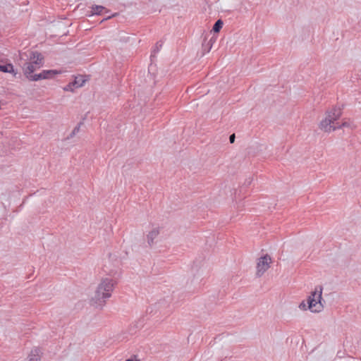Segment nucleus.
<instances>
[{"mask_svg":"<svg viewBox=\"0 0 361 361\" xmlns=\"http://www.w3.org/2000/svg\"><path fill=\"white\" fill-rule=\"evenodd\" d=\"M116 283V282L112 279H102L92 298L93 305L97 307L102 308L105 305L106 300L111 296Z\"/></svg>","mask_w":361,"mask_h":361,"instance_id":"1","label":"nucleus"},{"mask_svg":"<svg viewBox=\"0 0 361 361\" xmlns=\"http://www.w3.org/2000/svg\"><path fill=\"white\" fill-rule=\"evenodd\" d=\"M342 110L341 108L334 107L326 112V116L320 123L319 127L325 132L334 131L342 127L348 126L347 122L339 124L337 120L341 116Z\"/></svg>","mask_w":361,"mask_h":361,"instance_id":"2","label":"nucleus"},{"mask_svg":"<svg viewBox=\"0 0 361 361\" xmlns=\"http://www.w3.org/2000/svg\"><path fill=\"white\" fill-rule=\"evenodd\" d=\"M323 287L318 286L307 298L308 309L312 312H320L324 309L322 303Z\"/></svg>","mask_w":361,"mask_h":361,"instance_id":"3","label":"nucleus"},{"mask_svg":"<svg viewBox=\"0 0 361 361\" xmlns=\"http://www.w3.org/2000/svg\"><path fill=\"white\" fill-rule=\"evenodd\" d=\"M271 259L268 255H265L259 259L257 264V276H261L269 268Z\"/></svg>","mask_w":361,"mask_h":361,"instance_id":"4","label":"nucleus"},{"mask_svg":"<svg viewBox=\"0 0 361 361\" xmlns=\"http://www.w3.org/2000/svg\"><path fill=\"white\" fill-rule=\"evenodd\" d=\"M23 73L25 76L29 80L33 74V73L36 71L37 67L32 63H25L23 66Z\"/></svg>","mask_w":361,"mask_h":361,"instance_id":"5","label":"nucleus"},{"mask_svg":"<svg viewBox=\"0 0 361 361\" xmlns=\"http://www.w3.org/2000/svg\"><path fill=\"white\" fill-rule=\"evenodd\" d=\"M0 71L3 73H12L14 77L18 78V73L15 71L13 66L11 62L5 64H0Z\"/></svg>","mask_w":361,"mask_h":361,"instance_id":"6","label":"nucleus"},{"mask_svg":"<svg viewBox=\"0 0 361 361\" xmlns=\"http://www.w3.org/2000/svg\"><path fill=\"white\" fill-rule=\"evenodd\" d=\"M43 59L44 58L40 53L37 51L32 52L30 56L31 63L35 66H39L38 68L42 64Z\"/></svg>","mask_w":361,"mask_h":361,"instance_id":"7","label":"nucleus"},{"mask_svg":"<svg viewBox=\"0 0 361 361\" xmlns=\"http://www.w3.org/2000/svg\"><path fill=\"white\" fill-rule=\"evenodd\" d=\"M159 228H154L147 235V243L150 247L154 243V240L159 235Z\"/></svg>","mask_w":361,"mask_h":361,"instance_id":"8","label":"nucleus"},{"mask_svg":"<svg viewBox=\"0 0 361 361\" xmlns=\"http://www.w3.org/2000/svg\"><path fill=\"white\" fill-rule=\"evenodd\" d=\"M41 350L38 348L32 349L28 355V361H40Z\"/></svg>","mask_w":361,"mask_h":361,"instance_id":"9","label":"nucleus"},{"mask_svg":"<svg viewBox=\"0 0 361 361\" xmlns=\"http://www.w3.org/2000/svg\"><path fill=\"white\" fill-rule=\"evenodd\" d=\"M105 9L102 6L94 5L91 7V11L88 12L87 16L101 15L102 12Z\"/></svg>","mask_w":361,"mask_h":361,"instance_id":"10","label":"nucleus"},{"mask_svg":"<svg viewBox=\"0 0 361 361\" xmlns=\"http://www.w3.org/2000/svg\"><path fill=\"white\" fill-rule=\"evenodd\" d=\"M214 40L211 38L208 42L204 40L202 43V52L203 54L209 52L213 45Z\"/></svg>","mask_w":361,"mask_h":361,"instance_id":"11","label":"nucleus"},{"mask_svg":"<svg viewBox=\"0 0 361 361\" xmlns=\"http://www.w3.org/2000/svg\"><path fill=\"white\" fill-rule=\"evenodd\" d=\"M42 71L45 79L54 78L55 75L61 73V71H58L56 70H44Z\"/></svg>","mask_w":361,"mask_h":361,"instance_id":"12","label":"nucleus"},{"mask_svg":"<svg viewBox=\"0 0 361 361\" xmlns=\"http://www.w3.org/2000/svg\"><path fill=\"white\" fill-rule=\"evenodd\" d=\"M85 81L86 80L84 78L83 75H78L75 78L74 80L73 81V84H74L75 87L78 88L82 87Z\"/></svg>","mask_w":361,"mask_h":361,"instance_id":"13","label":"nucleus"},{"mask_svg":"<svg viewBox=\"0 0 361 361\" xmlns=\"http://www.w3.org/2000/svg\"><path fill=\"white\" fill-rule=\"evenodd\" d=\"M223 25H224V23H223L222 20H221V19L217 20L213 26L212 30L214 32H219L221 30V29L222 28Z\"/></svg>","mask_w":361,"mask_h":361,"instance_id":"14","label":"nucleus"},{"mask_svg":"<svg viewBox=\"0 0 361 361\" xmlns=\"http://www.w3.org/2000/svg\"><path fill=\"white\" fill-rule=\"evenodd\" d=\"M39 80H42L41 75L39 73L33 74L30 78H29V80H31V81H37Z\"/></svg>","mask_w":361,"mask_h":361,"instance_id":"15","label":"nucleus"},{"mask_svg":"<svg viewBox=\"0 0 361 361\" xmlns=\"http://www.w3.org/2000/svg\"><path fill=\"white\" fill-rule=\"evenodd\" d=\"M74 87H75V86L74 84H73V82H71L64 87V90L73 92Z\"/></svg>","mask_w":361,"mask_h":361,"instance_id":"16","label":"nucleus"},{"mask_svg":"<svg viewBox=\"0 0 361 361\" xmlns=\"http://www.w3.org/2000/svg\"><path fill=\"white\" fill-rule=\"evenodd\" d=\"M9 62V60L6 56H0V64H5Z\"/></svg>","mask_w":361,"mask_h":361,"instance_id":"17","label":"nucleus"},{"mask_svg":"<svg viewBox=\"0 0 361 361\" xmlns=\"http://www.w3.org/2000/svg\"><path fill=\"white\" fill-rule=\"evenodd\" d=\"M82 124V122L78 123L73 130V132H75V134H77L80 131V126Z\"/></svg>","mask_w":361,"mask_h":361,"instance_id":"18","label":"nucleus"},{"mask_svg":"<svg viewBox=\"0 0 361 361\" xmlns=\"http://www.w3.org/2000/svg\"><path fill=\"white\" fill-rule=\"evenodd\" d=\"M235 134H232L229 137V141L231 143H233L235 142Z\"/></svg>","mask_w":361,"mask_h":361,"instance_id":"19","label":"nucleus"},{"mask_svg":"<svg viewBox=\"0 0 361 361\" xmlns=\"http://www.w3.org/2000/svg\"><path fill=\"white\" fill-rule=\"evenodd\" d=\"M162 44L161 42H157L156 44V49H154V51H158L159 48L161 47Z\"/></svg>","mask_w":361,"mask_h":361,"instance_id":"20","label":"nucleus"},{"mask_svg":"<svg viewBox=\"0 0 361 361\" xmlns=\"http://www.w3.org/2000/svg\"><path fill=\"white\" fill-rule=\"evenodd\" d=\"M299 307L302 310H306V305L304 301L300 304Z\"/></svg>","mask_w":361,"mask_h":361,"instance_id":"21","label":"nucleus"},{"mask_svg":"<svg viewBox=\"0 0 361 361\" xmlns=\"http://www.w3.org/2000/svg\"><path fill=\"white\" fill-rule=\"evenodd\" d=\"M75 135H76V134L75 133V132H73V131H72V132H71V133L70 134V135H69L68 138H70V137H73Z\"/></svg>","mask_w":361,"mask_h":361,"instance_id":"22","label":"nucleus"},{"mask_svg":"<svg viewBox=\"0 0 361 361\" xmlns=\"http://www.w3.org/2000/svg\"><path fill=\"white\" fill-rule=\"evenodd\" d=\"M39 74H40V75H41V78H42V79H45V77H44V75H43V71H42L41 73H39Z\"/></svg>","mask_w":361,"mask_h":361,"instance_id":"23","label":"nucleus"},{"mask_svg":"<svg viewBox=\"0 0 361 361\" xmlns=\"http://www.w3.org/2000/svg\"><path fill=\"white\" fill-rule=\"evenodd\" d=\"M126 361H140V360H131V359H128V360H126Z\"/></svg>","mask_w":361,"mask_h":361,"instance_id":"24","label":"nucleus"}]
</instances>
